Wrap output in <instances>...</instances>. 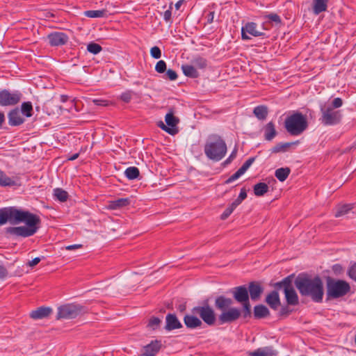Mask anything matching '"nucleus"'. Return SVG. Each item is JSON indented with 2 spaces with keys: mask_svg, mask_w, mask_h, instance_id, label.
Instances as JSON below:
<instances>
[{
  "mask_svg": "<svg viewBox=\"0 0 356 356\" xmlns=\"http://www.w3.org/2000/svg\"><path fill=\"white\" fill-rule=\"evenodd\" d=\"M295 285L302 296H309L316 302H322L324 290L320 277L312 278L307 275H299L295 280Z\"/></svg>",
  "mask_w": 356,
  "mask_h": 356,
  "instance_id": "f257e3e1",
  "label": "nucleus"
},
{
  "mask_svg": "<svg viewBox=\"0 0 356 356\" xmlns=\"http://www.w3.org/2000/svg\"><path fill=\"white\" fill-rule=\"evenodd\" d=\"M227 149L225 142L218 135L210 136L204 148L205 155L213 161H220L225 156Z\"/></svg>",
  "mask_w": 356,
  "mask_h": 356,
  "instance_id": "f03ea898",
  "label": "nucleus"
},
{
  "mask_svg": "<svg viewBox=\"0 0 356 356\" xmlns=\"http://www.w3.org/2000/svg\"><path fill=\"white\" fill-rule=\"evenodd\" d=\"M40 218L38 216L33 214L22 222L26 226L7 227L6 232L11 236L29 237L34 235L38 230L40 224Z\"/></svg>",
  "mask_w": 356,
  "mask_h": 356,
  "instance_id": "7ed1b4c3",
  "label": "nucleus"
},
{
  "mask_svg": "<svg viewBox=\"0 0 356 356\" xmlns=\"http://www.w3.org/2000/svg\"><path fill=\"white\" fill-rule=\"evenodd\" d=\"M33 214L28 211L19 209L15 207L1 208L0 209V226L7 222L11 225L22 223Z\"/></svg>",
  "mask_w": 356,
  "mask_h": 356,
  "instance_id": "20e7f679",
  "label": "nucleus"
},
{
  "mask_svg": "<svg viewBox=\"0 0 356 356\" xmlns=\"http://www.w3.org/2000/svg\"><path fill=\"white\" fill-rule=\"evenodd\" d=\"M307 127L308 123L306 117L299 112L287 117L284 122V127L291 136L301 134Z\"/></svg>",
  "mask_w": 356,
  "mask_h": 356,
  "instance_id": "39448f33",
  "label": "nucleus"
},
{
  "mask_svg": "<svg viewBox=\"0 0 356 356\" xmlns=\"http://www.w3.org/2000/svg\"><path fill=\"white\" fill-rule=\"evenodd\" d=\"M350 290L349 284L344 280H337L330 277L327 280V299H335L344 296Z\"/></svg>",
  "mask_w": 356,
  "mask_h": 356,
  "instance_id": "423d86ee",
  "label": "nucleus"
},
{
  "mask_svg": "<svg viewBox=\"0 0 356 356\" xmlns=\"http://www.w3.org/2000/svg\"><path fill=\"white\" fill-rule=\"evenodd\" d=\"M320 111L321 117L319 120L325 126H333L340 123L342 114L340 111L333 109L332 106L325 104H321Z\"/></svg>",
  "mask_w": 356,
  "mask_h": 356,
  "instance_id": "0eeeda50",
  "label": "nucleus"
},
{
  "mask_svg": "<svg viewBox=\"0 0 356 356\" xmlns=\"http://www.w3.org/2000/svg\"><path fill=\"white\" fill-rule=\"evenodd\" d=\"M275 286L277 288H284L286 300L289 305H296L298 303V295L292 285L291 276H288L281 282H277Z\"/></svg>",
  "mask_w": 356,
  "mask_h": 356,
  "instance_id": "6e6552de",
  "label": "nucleus"
},
{
  "mask_svg": "<svg viewBox=\"0 0 356 356\" xmlns=\"http://www.w3.org/2000/svg\"><path fill=\"white\" fill-rule=\"evenodd\" d=\"M191 312L193 314H197L208 325L211 326L215 324L216 320L215 312L207 302H205L202 306L193 307Z\"/></svg>",
  "mask_w": 356,
  "mask_h": 356,
  "instance_id": "1a4fd4ad",
  "label": "nucleus"
},
{
  "mask_svg": "<svg viewBox=\"0 0 356 356\" xmlns=\"http://www.w3.org/2000/svg\"><path fill=\"white\" fill-rule=\"evenodd\" d=\"M83 311V307L79 305L67 304L58 307L57 319H72L78 316Z\"/></svg>",
  "mask_w": 356,
  "mask_h": 356,
  "instance_id": "9d476101",
  "label": "nucleus"
},
{
  "mask_svg": "<svg viewBox=\"0 0 356 356\" xmlns=\"http://www.w3.org/2000/svg\"><path fill=\"white\" fill-rule=\"evenodd\" d=\"M22 93L19 91L10 92L8 90L0 91V106H13L19 102L22 99Z\"/></svg>",
  "mask_w": 356,
  "mask_h": 356,
  "instance_id": "9b49d317",
  "label": "nucleus"
},
{
  "mask_svg": "<svg viewBox=\"0 0 356 356\" xmlns=\"http://www.w3.org/2000/svg\"><path fill=\"white\" fill-rule=\"evenodd\" d=\"M165 121L167 125L170 127L165 125L163 122H161L159 127L169 134L174 135L177 134V129L175 127L179 123V119L174 116L172 111H170L165 115Z\"/></svg>",
  "mask_w": 356,
  "mask_h": 356,
  "instance_id": "f8f14e48",
  "label": "nucleus"
},
{
  "mask_svg": "<svg viewBox=\"0 0 356 356\" xmlns=\"http://www.w3.org/2000/svg\"><path fill=\"white\" fill-rule=\"evenodd\" d=\"M47 40L51 47H58L65 44L68 40V35L63 32L55 31L49 33Z\"/></svg>",
  "mask_w": 356,
  "mask_h": 356,
  "instance_id": "ddd939ff",
  "label": "nucleus"
},
{
  "mask_svg": "<svg viewBox=\"0 0 356 356\" xmlns=\"http://www.w3.org/2000/svg\"><path fill=\"white\" fill-rule=\"evenodd\" d=\"M241 316V311L236 307H231L227 310L223 311L218 316L220 324L232 323L235 321Z\"/></svg>",
  "mask_w": 356,
  "mask_h": 356,
  "instance_id": "4468645a",
  "label": "nucleus"
},
{
  "mask_svg": "<svg viewBox=\"0 0 356 356\" xmlns=\"http://www.w3.org/2000/svg\"><path fill=\"white\" fill-rule=\"evenodd\" d=\"M232 293L233 294L234 298L238 302H248L249 300V294L248 289L245 286H240L234 287L232 289Z\"/></svg>",
  "mask_w": 356,
  "mask_h": 356,
  "instance_id": "2eb2a0df",
  "label": "nucleus"
},
{
  "mask_svg": "<svg viewBox=\"0 0 356 356\" xmlns=\"http://www.w3.org/2000/svg\"><path fill=\"white\" fill-rule=\"evenodd\" d=\"M182 327V324L177 318V316L174 314H168L165 316V329L168 331H171L175 329Z\"/></svg>",
  "mask_w": 356,
  "mask_h": 356,
  "instance_id": "dca6fc26",
  "label": "nucleus"
},
{
  "mask_svg": "<svg viewBox=\"0 0 356 356\" xmlns=\"http://www.w3.org/2000/svg\"><path fill=\"white\" fill-rule=\"evenodd\" d=\"M248 291L250 293L251 299L252 300H257L263 293L264 289L260 283L257 282H251L249 284Z\"/></svg>",
  "mask_w": 356,
  "mask_h": 356,
  "instance_id": "f3484780",
  "label": "nucleus"
},
{
  "mask_svg": "<svg viewBox=\"0 0 356 356\" xmlns=\"http://www.w3.org/2000/svg\"><path fill=\"white\" fill-rule=\"evenodd\" d=\"M161 348V342L159 341H152L144 347V351L140 356H156Z\"/></svg>",
  "mask_w": 356,
  "mask_h": 356,
  "instance_id": "a211bd4d",
  "label": "nucleus"
},
{
  "mask_svg": "<svg viewBox=\"0 0 356 356\" xmlns=\"http://www.w3.org/2000/svg\"><path fill=\"white\" fill-rule=\"evenodd\" d=\"M266 302L273 310H277L281 305L279 293L273 291L266 298Z\"/></svg>",
  "mask_w": 356,
  "mask_h": 356,
  "instance_id": "6ab92c4d",
  "label": "nucleus"
},
{
  "mask_svg": "<svg viewBox=\"0 0 356 356\" xmlns=\"http://www.w3.org/2000/svg\"><path fill=\"white\" fill-rule=\"evenodd\" d=\"M197 314H186L184 318V323L189 329L200 327L202 325V321L196 316Z\"/></svg>",
  "mask_w": 356,
  "mask_h": 356,
  "instance_id": "aec40b11",
  "label": "nucleus"
},
{
  "mask_svg": "<svg viewBox=\"0 0 356 356\" xmlns=\"http://www.w3.org/2000/svg\"><path fill=\"white\" fill-rule=\"evenodd\" d=\"M8 123L11 126H19L24 122V118L21 116L18 108L11 110L8 113Z\"/></svg>",
  "mask_w": 356,
  "mask_h": 356,
  "instance_id": "412c9836",
  "label": "nucleus"
},
{
  "mask_svg": "<svg viewBox=\"0 0 356 356\" xmlns=\"http://www.w3.org/2000/svg\"><path fill=\"white\" fill-rule=\"evenodd\" d=\"M277 352L271 346L260 348L254 351L250 352V356H277Z\"/></svg>",
  "mask_w": 356,
  "mask_h": 356,
  "instance_id": "4be33fe9",
  "label": "nucleus"
},
{
  "mask_svg": "<svg viewBox=\"0 0 356 356\" xmlns=\"http://www.w3.org/2000/svg\"><path fill=\"white\" fill-rule=\"evenodd\" d=\"M233 302L231 298H226L223 296L217 297L215 300V307L223 312L232 305Z\"/></svg>",
  "mask_w": 356,
  "mask_h": 356,
  "instance_id": "5701e85b",
  "label": "nucleus"
},
{
  "mask_svg": "<svg viewBox=\"0 0 356 356\" xmlns=\"http://www.w3.org/2000/svg\"><path fill=\"white\" fill-rule=\"evenodd\" d=\"M52 309L50 307H41L30 313L31 318L33 319H42L50 315Z\"/></svg>",
  "mask_w": 356,
  "mask_h": 356,
  "instance_id": "b1692460",
  "label": "nucleus"
},
{
  "mask_svg": "<svg viewBox=\"0 0 356 356\" xmlns=\"http://www.w3.org/2000/svg\"><path fill=\"white\" fill-rule=\"evenodd\" d=\"M264 138L266 140H272L277 135V131L273 122H269L264 127Z\"/></svg>",
  "mask_w": 356,
  "mask_h": 356,
  "instance_id": "393cba45",
  "label": "nucleus"
},
{
  "mask_svg": "<svg viewBox=\"0 0 356 356\" xmlns=\"http://www.w3.org/2000/svg\"><path fill=\"white\" fill-rule=\"evenodd\" d=\"M130 203L131 200L129 198H119L110 201L108 207L110 209H118L125 207L129 205Z\"/></svg>",
  "mask_w": 356,
  "mask_h": 356,
  "instance_id": "a878e982",
  "label": "nucleus"
},
{
  "mask_svg": "<svg viewBox=\"0 0 356 356\" xmlns=\"http://www.w3.org/2000/svg\"><path fill=\"white\" fill-rule=\"evenodd\" d=\"M329 0H313V13L318 15L324 12L327 8V3Z\"/></svg>",
  "mask_w": 356,
  "mask_h": 356,
  "instance_id": "bb28decb",
  "label": "nucleus"
},
{
  "mask_svg": "<svg viewBox=\"0 0 356 356\" xmlns=\"http://www.w3.org/2000/svg\"><path fill=\"white\" fill-rule=\"evenodd\" d=\"M270 315L268 309L263 305H259L254 308V316L256 318H262Z\"/></svg>",
  "mask_w": 356,
  "mask_h": 356,
  "instance_id": "cd10ccee",
  "label": "nucleus"
},
{
  "mask_svg": "<svg viewBox=\"0 0 356 356\" xmlns=\"http://www.w3.org/2000/svg\"><path fill=\"white\" fill-rule=\"evenodd\" d=\"M181 69L184 74L188 77L197 78L199 76V73L193 65H183Z\"/></svg>",
  "mask_w": 356,
  "mask_h": 356,
  "instance_id": "c85d7f7f",
  "label": "nucleus"
},
{
  "mask_svg": "<svg viewBox=\"0 0 356 356\" xmlns=\"http://www.w3.org/2000/svg\"><path fill=\"white\" fill-rule=\"evenodd\" d=\"M268 112V108L264 105L257 106L253 110V113L260 120H264L266 118Z\"/></svg>",
  "mask_w": 356,
  "mask_h": 356,
  "instance_id": "c756f323",
  "label": "nucleus"
},
{
  "mask_svg": "<svg viewBox=\"0 0 356 356\" xmlns=\"http://www.w3.org/2000/svg\"><path fill=\"white\" fill-rule=\"evenodd\" d=\"M353 209V204H347L343 205H338L336 207V212L334 216L337 218L341 217L347 214L350 211Z\"/></svg>",
  "mask_w": 356,
  "mask_h": 356,
  "instance_id": "7c9ffc66",
  "label": "nucleus"
},
{
  "mask_svg": "<svg viewBox=\"0 0 356 356\" xmlns=\"http://www.w3.org/2000/svg\"><path fill=\"white\" fill-rule=\"evenodd\" d=\"M245 31L254 37L261 36L264 33L257 29V25L254 22H248L245 26Z\"/></svg>",
  "mask_w": 356,
  "mask_h": 356,
  "instance_id": "2f4dec72",
  "label": "nucleus"
},
{
  "mask_svg": "<svg viewBox=\"0 0 356 356\" xmlns=\"http://www.w3.org/2000/svg\"><path fill=\"white\" fill-rule=\"evenodd\" d=\"M291 170L289 168H280L275 170V176L280 181H285L289 177Z\"/></svg>",
  "mask_w": 356,
  "mask_h": 356,
  "instance_id": "473e14b6",
  "label": "nucleus"
},
{
  "mask_svg": "<svg viewBox=\"0 0 356 356\" xmlns=\"http://www.w3.org/2000/svg\"><path fill=\"white\" fill-rule=\"evenodd\" d=\"M254 193L256 196H262L268 191V186L264 182H259L254 186Z\"/></svg>",
  "mask_w": 356,
  "mask_h": 356,
  "instance_id": "72a5a7b5",
  "label": "nucleus"
},
{
  "mask_svg": "<svg viewBox=\"0 0 356 356\" xmlns=\"http://www.w3.org/2000/svg\"><path fill=\"white\" fill-rule=\"evenodd\" d=\"M124 175L128 179L132 180L137 179L139 177L140 172L138 168L136 167H129L126 169Z\"/></svg>",
  "mask_w": 356,
  "mask_h": 356,
  "instance_id": "f704fd0d",
  "label": "nucleus"
},
{
  "mask_svg": "<svg viewBox=\"0 0 356 356\" xmlns=\"http://www.w3.org/2000/svg\"><path fill=\"white\" fill-rule=\"evenodd\" d=\"M15 184V181L0 170V185L3 186H10Z\"/></svg>",
  "mask_w": 356,
  "mask_h": 356,
  "instance_id": "c9c22d12",
  "label": "nucleus"
},
{
  "mask_svg": "<svg viewBox=\"0 0 356 356\" xmlns=\"http://www.w3.org/2000/svg\"><path fill=\"white\" fill-rule=\"evenodd\" d=\"M54 196L60 202H65L68 198V193L62 188H56L54 190Z\"/></svg>",
  "mask_w": 356,
  "mask_h": 356,
  "instance_id": "e433bc0d",
  "label": "nucleus"
},
{
  "mask_svg": "<svg viewBox=\"0 0 356 356\" xmlns=\"http://www.w3.org/2000/svg\"><path fill=\"white\" fill-rule=\"evenodd\" d=\"M21 111L26 118L32 116L33 106L31 102H26L21 105Z\"/></svg>",
  "mask_w": 356,
  "mask_h": 356,
  "instance_id": "4c0bfd02",
  "label": "nucleus"
},
{
  "mask_svg": "<svg viewBox=\"0 0 356 356\" xmlns=\"http://www.w3.org/2000/svg\"><path fill=\"white\" fill-rule=\"evenodd\" d=\"M105 10H87L84 13L85 16L90 18L103 17L106 15Z\"/></svg>",
  "mask_w": 356,
  "mask_h": 356,
  "instance_id": "58836bf2",
  "label": "nucleus"
},
{
  "mask_svg": "<svg viewBox=\"0 0 356 356\" xmlns=\"http://www.w3.org/2000/svg\"><path fill=\"white\" fill-rule=\"evenodd\" d=\"M193 65L199 69H204L207 65V61L202 57H196L192 61Z\"/></svg>",
  "mask_w": 356,
  "mask_h": 356,
  "instance_id": "ea45409f",
  "label": "nucleus"
},
{
  "mask_svg": "<svg viewBox=\"0 0 356 356\" xmlns=\"http://www.w3.org/2000/svg\"><path fill=\"white\" fill-rule=\"evenodd\" d=\"M87 50L91 54H97L102 50V47L97 43L90 42L87 46Z\"/></svg>",
  "mask_w": 356,
  "mask_h": 356,
  "instance_id": "a19ab883",
  "label": "nucleus"
},
{
  "mask_svg": "<svg viewBox=\"0 0 356 356\" xmlns=\"http://www.w3.org/2000/svg\"><path fill=\"white\" fill-rule=\"evenodd\" d=\"M246 197V191L245 188H242L238 197L232 204L236 208Z\"/></svg>",
  "mask_w": 356,
  "mask_h": 356,
  "instance_id": "79ce46f5",
  "label": "nucleus"
},
{
  "mask_svg": "<svg viewBox=\"0 0 356 356\" xmlns=\"http://www.w3.org/2000/svg\"><path fill=\"white\" fill-rule=\"evenodd\" d=\"M290 143H278L277 144L275 147H273L272 149V152L273 153H277V152H284L286 149V148H288L289 147H290Z\"/></svg>",
  "mask_w": 356,
  "mask_h": 356,
  "instance_id": "37998d69",
  "label": "nucleus"
},
{
  "mask_svg": "<svg viewBox=\"0 0 356 356\" xmlns=\"http://www.w3.org/2000/svg\"><path fill=\"white\" fill-rule=\"evenodd\" d=\"M161 322V321L159 318L153 316L149 319L147 326L152 330H156L159 326Z\"/></svg>",
  "mask_w": 356,
  "mask_h": 356,
  "instance_id": "c03bdc74",
  "label": "nucleus"
},
{
  "mask_svg": "<svg viewBox=\"0 0 356 356\" xmlns=\"http://www.w3.org/2000/svg\"><path fill=\"white\" fill-rule=\"evenodd\" d=\"M155 70L158 73H163L166 70L165 62L163 60L158 61L155 66Z\"/></svg>",
  "mask_w": 356,
  "mask_h": 356,
  "instance_id": "a18cd8bd",
  "label": "nucleus"
},
{
  "mask_svg": "<svg viewBox=\"0 0 356 356\" xmlns=\"http://www.w3.org/2000/svg\"><path fill=\"white\" fill-rule=\"evenodd\" d=\"M236 209V207L232 204H231L225 210V211L222 213L221 215V219L222 220H225L227 219L230 215L231 213L234 211V210Z\"/></svg>",
  "mask_w": 356,
  "mask_h": 356,
  "instance_id": "49530a36",
  "label": "nucleus"
},
{
  "mask_svg": "<svg viewBox=\"0 0 356 356\" xmlns=\"http://www.w3.org/2000/svg\"><path fill=\"white\" fill-rule=\"evenodd\" d=\"M150 55L152 58L159 59L161 57V51L158 47L154 46L150 49Z\"/></svg>",
  "mask_w": 356,
  "mask_h": 356,
  "instance_id": "de8ad7c7",
  "label": "nucleus"
},
{
  "mask_svg": "<svg viewBox=\"0 0 356 356\" xmlns=\"http://www.w3.org/2000/svg\"><path fill=\"white\" fill-rule=\"evenodd\" d=\"M255 158L254 157H250L239 168L243 173L246 172V170L250 167V165L253 163L254 161Z\"/></svg>",
  "mask_w": 356,
  "mask_h": 356,
  "instance_id": "09e8293b",
  "label": "nucleus"
},
{
  "mask_svg": "<svg viewBox=\"0 0 356 356\" xmlns=\"http://www.w3.org/2000/svg\"><path fill=\"white\" fill-rule=\"evenodd\" d=\"M244 173L240 169H238L234 174H233L229 178H228L225 181V184H228L232 183V181L238 179Z\"/></svg>",
  "mask_w": 356,
  "mask_h": 356,
  "instance_id": "8fccbe9b",
  "label": "nucleus"
},
{
  "mask_svg": "<svg viewBox=\"0 0 356 356\" xmlns=\"http://www.w3.org/2000/svg\"><path fill=\"white\" fill-rule=\"evenodd\" d=\"M348 276L356 282V263L351 264L348 271Z\"/></svg>",
  "mask_w": 356,
  "mask_h": 356,
  "instance_id": "3c124183",
  "label": "nucleus"
},
{
  "mask_svg": "<svg viewBox=\"0 0 356 356\" xmlns=\"http://www.w3.org/2000/svg\"><path fill=\"white\" fill-rule=\"evenodd\" d=\"M270 21L274 22L276 24H280L281 23V18L280 17L276 14V13H270L266 17Z\"/></svg>",
  "mask_w": 356,
  "mask_h": 356,
  "instance_id": "603ef678",
  "label": "nucleus"
},
{
  "mask_svg": "<svg viewBox=\"0 0 356 356\" xmlns=\"http://www.w3.org/2000/svg\"><path fill=\"white\" fill-rule=\"evenodd\" d=\"M120 98L123 102L128 103L131 101L132 98V92L131 91H127L125 92H123L121 95Z\"/></svg>",
  "mask_w": 356,
  "mask_h": 356,
  "instance_id": "864d4df0",
  "label": "nucleus"
},
{
  "mask_svg": "<svg viewBox=\"0 0 356 356\" xmlns=\"http://www.w3.org/2000/svg\"><path fill=\"white\" fill-rule=\"evenodd\" d=\"M343 104V101L341 98L337 97L333 99L332 102V105H329L330 106H332L333 109L340 108Z\"/></svg>",
  "mask_w": 356,
  "mask_h": 356,
  "instance_id": "5fc2aeb1",
  "label": "nucleus"
},
{
  "mask_svg": "<svg viewBox=\"0 0 356 356\" xmlns=\"http://www.w3.org/2000/svg\"><path fill=\"white\" fill-rule=\"evenodd\" d=\"M166 76L170 81H175L177 79V74L175 71L169 69L166 72Z\"/></svg>",
  "mask_w": 356,
  "mask_h": 356,
  "instance_id": "6e6d98bb",
  "label": "nucleus"
},
{
  "mask_svg": "<svg viewBox=\"0 0 356 356\" xmlns=\"http://www.w3.org/2000/svg\"><path fill=\"white\" fill-rule=\"evenodd\" d=\"M245 311L244 316L246 317L250 315V305L249 300L248 302H242Z\"/></svg>",
  "mask_w": 356,
  "mask_h": 356,
  "instance_id": "4d7b16f0",
  "label": "nucleus"
},
{
  "mask_svg": "<svg viewBox=\"0 0 356 356\" xmlns=\"http://www.w3.org/2000/svg\"><path fill=\"white\" fill-rule=\"evenodd\" d=\"M172 12H171V6L167 10L163 13V19L165 22H169L171 19Z\"/></svg>",
  "mask_w": 356,
  "mask_h": 356,
  "instance_id": "13d9d810",
  "label": "nucleus"
},
{
  "mask_svg": "<svg viewBox=\"0 0 356 356\" xmlns=\"http://www.w3.org/2000/svg\"><path fill=\"white\" fill-rule=\"evenodd\" d=\"M7 269L3 266L0 265V280L4 279L5 277H7Z\"/></svg>",
  "mask_w": 356,
  "mask_h": 356,
  "instance_id": "bf43d9fd",
  "label": "nucleus"
},
{
  "mask_svg": "<svg viewBox=\"0 0 356 356\" xmlns=\"http://www.w3.org/2000/svg\"><path fill=\"white\" fill-rule=\"evenodd\" d=\"M41 261L40 257H35L31 261H29L28 265L31 267L36 266Z\"/></svg>",
  "mask_w": 356,
  "mask_h": 356,
  "instance_id": "052dcab7",
  "label": "nucleus"
},
{
  "mask_svg": "<svg viewBox=\"0 0 356 356\" xmlns=\"http://www.w3.org/2000/svg\"><path fill=\"white\" fill-rule=\"evenodd\" d=\"M93 102L95 105H97V106H107L108 104L106 103L107 102L106 100H103V99H94L93 100Z\"/></svg>",
  "mask_w": 356,
  "mask_h": 356,
  "instance_id": "680f3d73",
  "label": "nucleus"
},
{
  "mask_svg": "<svg viewBox=\"0 0 356 356\" xmlns=\"http://www.w3.org/2000/svg\"><path fill=\"white\" fill-rule=\"evenodd\" d=\"M81 247H82V245L74 244V245H70L67 246L65 248V249L67 250H75V249L80 248Z\"/></svg>",
  "mask_w": 356,
  "mask_h": 356,
  "instance_id": "e2e57ef3",
  "label": "nucleus"
},
{
  "mask_svg": "<svg viewBox=\"0 0 356 356\" xmlns=\"http://www.w3.org/2000/svg\"><path fill=\"white\" fill-rule=\"evenodd\" d=\"M248 33L247 31H245V27L243 26L241 29V37L243 40H249L250 37L247 35Z\"/></svg>",
  "mask_w": 356,
  "mask_h": 356,
  "instance_id": "0e129e2a",
  "label": "nucleus"
},
{
  "mask_svg": "<svg viewBox=\"0 0 356 356\" xmlns=\"http://www.w3.org/2000/svg\"><path fill=\"white\" fill-rule=\"evenodd\" d=\"M289 312V309H288V307H282L280 312V314L281 316H283V315H286L288 314Z\"/></svg>",
  "mask_w": 356,
  "mask_h": 356,
  "instance_id": "69168bd1",
  "label": "nucleus"
},
{
  "mask_svg": "<svg viewBox=\"0 0 356 356\" xmlns=\"http://www.w3.org/2000/svg\"><path fill=\"white\" fill-rule=\"evenodd\" d=\"M237 151H238V149L236 147H235L234 149H233V151L232 152L231 154L229 156L232 160H234L235 159V157L236 156Z\"/></svg>",
  "mask_w": 356,
  "mask_h": 356,
  "instance_id": "338daca9",
  "label": "nucleus"
},
{
  "mask_svg": "<svg viewBox=\"0 0 356 356\" xmlns=\"http://www.w3.org/2000/svg\"><path fill=\"white\" fill-rule=\"evenodd\" d=\"M213 18H214V12H210L208 15V17H207V22L208 23H211L213 22Z\"/></svg>",
  "mask_w": 356,
  "mask_h": 356,
  "instance_id": "774afa93",
  "label": "nucleus"
}]
</instances>
